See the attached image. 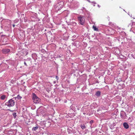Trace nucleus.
Returning a JSON list of instances; mask_svg holds the SVG:
<instances>
[{"label": "nucleus", "instance_id": "obj_24", "mask_svg": "<svg viewBox=\"0 0 135 135\" xmlns=\"http://www.w3.org/2000/svg\"><path fill=\"white\" fill-rule=\"evenodd\" d=\"M98 7L99 8H100V5H99V4H98Z\"/></svg>", "mask_w": 135, "mask_h": 135}, {"label": "nucleus", "instance_id": "obj_10", "mask_svg": "<svg viewBox=\"0 0 135 135\" xmlns=\"http://www.w3.org/2000/svg\"><path fill=\"white\" fill-rule=\"evenodd\" d=\"M32 57L35 60L36 58L37 55L36 54H32Z\"/></svg>", "mask_w": 135, "mask_h": 135}, {"label": "nucleus", "instance_id": "obj_1", "mask_svg": "<svg viewBox=\"0 0 135 135\" xmlns=\"http://www.w3.org/2000/svg\"><path fill=\"white\" fill-rule=\"evenodd\" d=\"M11 21L8 19H3L1 22L2 25L1 27L3 28V26L8 27V25H9L11 23Z\"/></svg>", "mask_w": 135, "mask_h": 135}, {"label": "nucleus", "instance_id": "obj_30", "mask_svg": "<svg viewBox=\"0 0 135 135\" xmlns=\"http://www.w3.org/2000/svg\"><path fill=\"white\" fill-rule=\"evenodd\" d=\"M130 118H129L128 119V120H129V119H130Z\"/></svg>", "mask_w": 135, "mask_h": 135}, {"label": "nucleus", "instance_id": "obj_7", "mask_svg": "<svg viewBox=\"0 0 135 135\" xmlns=\"http://www.w3.org/2000/svg\"><path fill=\"white\" fill-rule=\"evenodd\" d=\"M10 50L9 49H4L2 50V52L3 53L6 54L8 53L10 51Z\"/></svg>", "mask_w": 135, "mask_h": 135}, {"label": "nucleus", "instance_id": "obj_26", "mask_svg": "<svg viewBox=\"0 0 135 135\" xmlns=\"http://www.w3.org/2000/svg\"><path fill=\"white\" fill-rule=\"evenodd\" d=\"M81 127L82 129H83L85 127Z\"/></svg>", "mask_w": 135, "mask_h": 135}, {"label": "nucleus", "instance_id": "obj_11", "mask_svg": "<svg viewBox=\"0 0 135 135\" xmlns=\"http://www.w3.org/2000/svg\"><path fill=\"white\" fill-rule=\"evenodd\" d=\"M6 98V96L5 95H3L1 96V99L2 100H4Z\"/></svg>", "mask_w": 135, "mask_h": 135}, {"label": "nucleus", "instance_id": "obj_22", "mask_svg": "<svg viewBox=\"0 0 135 135\" xmlns=\"http://www.w3.org/2000/svg\"><path fill=\"white\" fill-rule=\"evenodd\" d=\"M24 64H25V65H26V66H27V64H26V62H24Z\"/></svg>", "mask_w": 135, "mask_h": 135}, {"label": "nucleus", "instance_id": "obj_32", "mask_svg": "<svg viewBox=\"0 0 135 135\" xmlns=\"http://www.w3.org/2000/svg\"><path fill=\"white\" fill-rule=\"evenodd\" d=\"M33 21H35V20H32Z\"/></svg>", "mask_w": 135, "mask_h": 135}, {"label": "nucleus", "instance_id": "obj_20", "mask_svg": "<svg viewBox=\"0 0 135 135\" xmlns=\"http://www.w3.org/2000/svg\"><path fill=\"white\" fill-rule=\"evenodd\" d=\"M31 59L29 58H28L27 60H28V61H30L31 60Z\"/></svg>", "mask_w": 135, "mask_h": 135}, {"label": "nucleus", "instance_id": "obj_12", "mask_svg": "<svg viewBox=\"0 0 135 135\" xmlns=\"http://www.w3.org/2000/svg\"><path fill=\"white\" fill-rule=\"evenodd\" d=\"M100 94V91H98L95 93V95L97 96H99Z\"/></svg>", "mask_w": 135, "mask_h": 135}, {"label": "nucleus", "instance_id": "obj_5", "mask_svg": "<svg viewBox=\"0 0 135 135\" xmlns=\"http://www.w3.org/2000/svg\"><path fill=\"white\" fill-rule=\"evenodd\" d=\"M79 23L81 25H83L85 22V19L84 17L80 16L78 17Z\"/></svg>", "mask_w": 135, "mask_h": 135}, {"label": "nucleus", "instance_id": "obj_14", "mask_svg": "<svg viewBox=\"0 0 135 135\" xmlns=\"http://www.w3.org/2000/svg\"><path fill=\"white\" fill-rule=\"evenodd\" d=\"M123 127H129L128 124L126 122H124L123 123Z\"/></svg>", "mask_w": 135, "mask_h": 135}, {"label": "nucleus", "instance_id": "obj_21", "mask_svg": "<svg viewBox=\"0 0 135 135\" xmlns=\"http://www.w3.org/2000/svg\"><path fill=\"white\" fill-rule=\"evenodd\" d=\"M56 79L57 80H58V78H58V77L57 76H56Z\"/></svg>", "mask_w": 135, "mask_h": 135}, {"label": "nucleus", "instance_id": "obj_16", "mask_svg": "<svg viewBox=\"0 0 135 135\" xmlns=\"http://www.w3.org/2000/svg\"><path fill=\"white\" fill-rule=\"evenodd\" d=\"M16 98H14L15 99H16V98H17V99H20L22 98V97L20 96L19 95H17V97H16Z\"/></svg>", "mask_w": 135, "mask_h": 135}, {"label": "nucleus", "instance_id": "obj_3", "mask_svg": "<svg viewBox=\"0 0 135 135\" xmlns=\"http://www.w3.org/2000/svg\"><path fill=\"white\" fill-rule=\"evenodd\" d=\"M63 6L64 2H58L55 5V10L57 12L63 7Z\"/></svg>", "mask_w": 135, "mask_h": 135}, {"label": "nucleus", "instance_id": "obj_8", "mask_svg": "<svg viewBox=\"0 0 135 135\" xmlns=\"http://www.w3.org/2000/svg\"><path fill=\"white\" fill-rule=\"evenodd\" d=\"M49 124L50 125V123L49 122H47L45 121L41 122L40 124L41 126L43 127H45L46 126H47V124Z\"/></svg>", "mask_w": 135, "mask_h": 135}, {"label": "nucleus", "instance_id": "obj_17", "mask_svg": "<svg viewBox=\"0 0 135 135\" xmlns=\"http://www.w3.org/2000/svg\"><path fill=\"white\" fill-rule=\"evenodd\" d=\"M87 1H88L89 3H93L94 4H96V3L94 1H93V2H90V1L89 0H87Z\"/></svg>", "mask_w": 135, "mask_h": 135}, {"label": "nucleus", "instance_id": "obj_25", "mask_svg": "<svg viewBox=\"0 0 135 135\" xmlns=\"http://www.w3.org/2000/svg\"><path fill=\"white\" fill-rule=\"evenodd\" d=\"M12 26L13 27H14L15 26V25H13Z\"/></svg>", "mask_w": 135, "mask_h": 135}, {"label": "nucleus", "instance_id": "obj_31", "mask_svg": "<svg viewBox=\"0 0 135 135\" xmlns=\"http://www.w3.org/2000/svg\"><path fill=\"white\" fill-rule=\"evenodd\" d=\"M81 127H84V126H81Z\"/></svg>", "mask_w": 135, "mask_h": 135}, {"label": "nucleus", "instance_id": "obj_29", "mask_svg": "<svg viewBox=\"0 0 135 135\" xmlns=\"http://www.w3.org/2000/svg\"><path fill=\"white\" fill-rule=\"evenodd\" d=\"M93 4V6H95V4Z\"/></svg>", "mask_w": 135, "mask_h": 135}, {"label": "nucleus", "instance_id": "obj_19", "mask_svg": "<svg viewBox=\"0 0 135 135\" xmlns=\"http://www.w3.org/2000/svg\"><path fill=\"white\" fill-rule=\"evenodd\" d=\"M93 122V120H91L90 122V124H91Z\"/></svg>", "mask_w": 135, "mask_h": 135}, {"label": "nucleus", "instance_id": "obj_4", "mask_svg": "<svg viewBox=\"0 0 135 135\" xmlns=\"http://www.w3.org/2000/svg\"><path fill=\"white\" fill-rule=\"evenodd\" d=\"M32 98L35 103H38L40 102L41 99L33 93L32 94Z\"/></svg>", "mask_w": 135, "mask_h": 135}, {"label": "nucleus", "instance_id": "obj_15", "mask_svg": "<svg viewBox=\"0 0 135 135\" xmlns=\"http://www.w3.org/2000/svg\"><path fill=\"white\" fill-rule=\"evenodd\" d=\"M16 113H13L12 115L14 118H16Z\"/></svg>", "mask_w": 135, "mask_h": 135}, {"label": "nucleus", "instance_id": "obj_18", "mask_svg": "<svg viewBox=\"0 0 135 135\" xmlns=\"http://www.w3.org/2000/svg\"><path fill=\"white\" fill-rule=\"evenodd\" d=\"M38 128V127H33V128L32 129L34 131H36Z\"/></svg>", "mask_w": 135, "mask_h": 135}, {"label": "nucleus", "instance_id": "obj_9", "mask_svg": "<svg viewBox=\"0 0 135 135\" xmlns=\"http://www.w3.org/2000/svg\"><path fill=\"white\" fill-rule=\"evenodd\" d=\"M108 33L111 35L114 34L115 32L114 30L111 28H109L108 29Z\"/></svg>", "mask_w": 135, "mask_h": 135}, {"label": "nucleus", "instance_id": "obj_13", "mask_svg": "<svg viewBox=\"0 0 135 135\" xmlns=\"http://www.w3.org/2000/svg\"><path fill=\"white\" fill-rule=\"evenodd\" d=\"M93 28L94 30L95 31H98V28H97L95 26H93Z\"/></svg>", "mask_w": 135, "mask_h": 135}, {"label": "nucleus", "instance_id": "obj_6", "mask_svg": "<svg viewBox=\"0 0 135 135\" xmlns=\"http://www.w3.org/2000/svg\"><path fill=\"white\" fill-rule=\"evenodd\" d=\"M121 117L123 119L127 118V116L125 112L123 111H121L120 113Z\"/></svg>", "mask_w": 135, "mask_h": 135}, {"label": "nucleus", "instance_id": "obj_28", "mask_svg": "<svg viewBox=\"0 0 135 135\" xmlns=\"http://www.w3.org/2000/svg\"><path fill=\"white\" fill-rule=\"evenodd\" d=\"M86 114V113H83V114H84V115L85 114Z\"/></svg>", "mask_w": 135, "mask_h": 135}, {"label": "nucleus", "instance_id": "obj_23", "mask_svg": "<svg viewBox=\"0 0 135 135\" xmlns=\"http://www.w3.org/2000/svg\"><path fill=\"white\" fill-rule=\"evenodd\" d=\"M132 25H135V22H133L132 23Z\"/></svg>", "mask_w": 135, "mask_h": 135}, {"label": "nucleus", "instance_id": "obj_2", "mask_svg": "<svg viewBox=\"0 0 135 135\" xmlns=\"http://www.w3.org/2000/svg\"><path fill=\"white\" fill-rule=\"evenodd\" d=\"M16 97L9 99L7 102L6 103L5 105L9 107H13L15 105V102L13 99Z\"/></svg>", "mask_w": 135, "mask_h": 135}, {"label": "nucleus", "instance_id": "obj_27", "mask_svg": "<svg viewBox=\"0 0 135 135\" xmlns=\"http://www.w3.org/2000/svg\"><path fill=\"white\" fill-rule=\"evenodd\" d=\"M124 127L125 128H126V129L128 128H129V127Z\"/></svg>", "mask_w": 135, "mask_h": 135}]
</instances>
